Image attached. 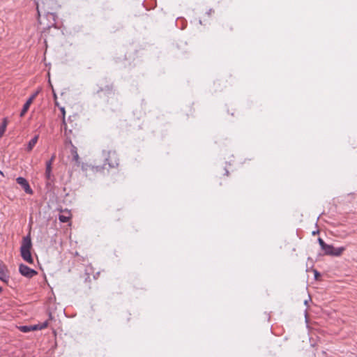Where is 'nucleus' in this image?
I'll list each match as a JSON object with an SVG mask.
<instances>
[{"label": "nucleus", "mask_w": 357, "mask_h": 357, "mask_svg": "<svg viewBox=\"0 0 357 357\" xmlns=\"http://www.w3.org/2000/svg\"><path fill=\"white\" fill-rule=\"evenodd\" d=\"M39 136L38 135H36L34 137H33L28 143L26 151L28 152H30L32 151L33 148L35 146V145L37 144Z\"/></svg>", "instance_id": "1a4fd4ad"}, {"label": "nucleus", "mask_w": 357, "mask_h": 357, "mask_svg": "<svg viewBox=\"0 0 357 357\" xmlns=\"http://www.w3.org/2000/svg\"><path fill=\"white\" fill-rule=\"evenodd\" d=\"M20 274L26 278H31L38 274V272L27 266L22 264L19 266Z\"/></svg>", "instance_id": "39448f33"}, {"label": "nucleus", "mask_w": 357, "mask_h": 357, "mask_svg": "<svg viewBox=\"0 0 357 357\" xmlns=\"http://www.w3.org/2000/svg\"><path fill=\"white\" fill-rule=\"evenodd\" d=\"M63 126L65 135H66L67 137H70V135L73 133V130L76 129L78 126L77 116H70L68 119V123L66 122V125Z\"/></svg>", "instance_id": "7ed1b4c3"}, {"label": "nucleus", "mask_w": 357, "mask_h": 357, "mask_svg": "<svg viewBox=\"0 0 357 357\" xmlns=\"http://www.w3.org/2000/svg\"><path fill=\"white\" fill-rule=\"evenodd\" d=\"M225 174H226L227 176H228V175H229V172H228V171H226Z\"/></svg>", "instance_id": "a211bd4d"}, {"label": "nucleus", "mask_w": 357, "mask_h": 357, "mask_svg": "<svg viewBox=\"0 0 357 357\" xmlns=\"http://www.w3.org/2000/svg\"><path fill=\"white\" fill-rule=\"evenodd\" d=\"M17 183L20 185L26 193L29 195L33 194V190L31 188L28 181L23 177H18L16 179Z\"/></svg>", "instance_id": "423d86ee"}, {"label": "nucleus", "mask_w": 357, "mask_h": 357, "mask_svg": "<svg viewBox=\"0 0 357 357\" xmlns=\"http://www.w3.org/2000/svg\"><path fill=\"white\" fill-rule=\"evenodd\" d=\"M0 280L6 283H7L9 280V276L6 273L4 268L1 266H0Z\"/></svg>", "instance_id": "9d476101"}, {"label": "nucleus", "mask_w": 357, "mask_h": 357, "mask_svg": "<svg viewBox=\"0 0 357 357\" xmlns=\"http://www.w3.org/2000/svg\"><path fill=\"white\" fill-rule=\"evenodd\" d=\"M55 159V155H53L51 158L46 162L45 176L47 179H50L52 174V165Z\"/></svg>", "instance_id": "0eeeda50"}, {"label": "nucleus", "mask_w": 357, "mask_h": 357, "mask_svg": "<svg viewBox=\"0 0 357 357\" xmlns=\"http://www.w3.org/2000/svg\"><path fill=\"white\" fill-rule=\"evenodd\" d=\"M60 110H61V112L62 113L63 124L66 125V118H65V116H66V111H65V109H64V107H61Z\"/></svg>", "instance_id": "2eb2a0df"}, {"label": "nucleus", "mask_w": 357, "mask_h": 357, "mask_svg": "<svg viewBox=\"0 0 357 357\" xmlns=\"http://www.w3.org/2000/svg\"><path fill=\"white\" fill-rule=\"evenodd\" d=\"M74 159L77 161L78 160V158H79V156H78V154L77 153V152H75V155H74Z\"/></svg>", "instance_id": "f3484780"}, {"label": "nucleus", "mask_w": 357, "mask_h": 357, "mask_svg": "<svg viewBox=\"0 0 357 357\" xmlns=\"http://www.w3.org/2000/svg\"><path fill=\"white\" fill-rule=\"evenodd\" d=\"M37 94L38 93L36 92L35 93H33V95H31L29 99L26 100L28 102H29L30 104H32V102H33V100H35L36 97L37 96Z\"/></svg>", "instance_id": "dca6fc26"}, {"label": "nucleus", "mask_w": 357, "mask_h": 357, "mask_svg": "<svg viewBox=\"0 0 357 357\" xmlns=\"http://www.w3.org/2000/svg\"><path fill=\"white\" fill-rule=\"evenodd\" d=\"M319 245L321 248V250L324 252L325 255L339 257L342 255L343 252L345 250L344 247L335 248L332 245L326 244L324 240L321 238L318 239Z\"/></svg>", "instance_id": "f03ea898"}, {"label": "nucleus", "mask_w": 357, "mask_h": 357, "mask_svg": "<svg viewBox=\"0 0 357 357\" xmlns=\"http://www.w3.org/2000/svg\"><path fill=\"white\" fill-rule=\"evenodd\" d=\"M48 325H49L48 321H45L43 323H39L38 324L33 325V330L34 331L42 330V329L46 328L48 326Z\"/></svg>", "instance_id": "9b49d317"}, {"label": "nucleus", "mask_w": 357, "mask_h": 357, "mask_svg": "<svg viewBox=\"0 0 357 357\" xmlns=\"http://www.w3.org/2000/svg\"><path fill=\"white\" fill-rule=\"evenodd\" d=\"M32 247L31 240L29 235L24 236L22 239L20 248V253L22 259L29 264H33V259L31 256V249Z\"/></svg>", "instance_id": "f257e3e1"}, {"label": "nucleus", "mask_w": 357, "mask_h": 357, "mask_svg": "<svg viewBox=\"0 0 357 357\" xmlns=\"http://www.w3.org/2000/svg\"><path fill=\"white\" fill-rule=\"evenodd\" d=\"M2 291V288L0 287V292Z\"/></svg>", "instance_id": "6ab92c4d"}, {"label": "nucleus", "mask_w": 357, "mask_h": 357, "mask_svg": "<svg viewBox=\"0 0 357 357\" xmlns=\"http://www.w3.org/2000/svg\"><path fill=\"white\" fill-rule=\"evenodd\" d=\"M20 331L23 333H28L33 330V326H22L19 327Z\"/></svg>", "instance_id": "ddd939ff"}, {"label": "nucleus", "mask_w": 357, "mask_h": 357, "mask_svg": "<svg viewBox=\"0 0 357 357\" xmlns=\"http://www.w3.org/2000/svg\"><path fill=\"white\" fill-rule=\"evenodd\" d=\"M6 126H7V120H6V119H3V123H2L1 126H0V138L3 135V134L6 131Z\"/></svg>", "instance_id": "f8f14e48"}, {"label": "nucleus", "mask_w": 357, "mask_h": 357, "mask_svg": "<svg viewBox=\"0 0 357 357\" xmlns=\"http://www.w3.org/2000/svg\"><path fill=\"white\" fill-rule=\"evenodd\" d=\"M104 158L109 167H116L119 165V158L115 151H104Z\"/></svg>", "instance_id": "20e7f679"}, {"label": "nucleus", "mask_w": 357, "mask_h": 357, "mask_svg": "<svg viewBox=\"0 0 357 357\" xmlns=\"http://www.w3.org/2000/svg\"><path fill=\"white\" fill-rule=\"evenodd\" d=\"M71 219V213L70 211H63L62 214L59 215V220L61 222H68Z\"/></svg>", "instance_id": "6e6552de"}, {"label": "nucleus", "mask_w": 357, "mask_h": 357, "mask_svg": "<svg viewBox=\"0 0 357 357\" xmlns=\"http://www.w3.org/2000/svg\"><path fill=\"white\" fill-rule=\"evenodd\" d=\"M31 104H30L29 102H28L27 101L25 102V104L23 106V108L20 112V116H24V114L26 113V112L29 110V107Z\"/></svg>", "instance_id": "4468645a"}]
</instances>
